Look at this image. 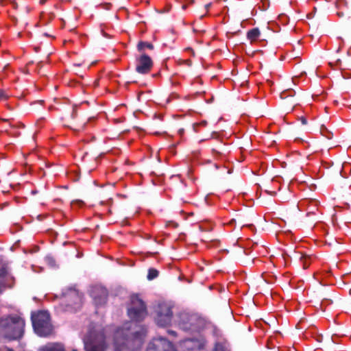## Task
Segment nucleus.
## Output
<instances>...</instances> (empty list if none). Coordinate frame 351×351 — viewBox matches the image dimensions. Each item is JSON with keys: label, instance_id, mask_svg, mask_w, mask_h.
<instances>
[{"label": "nucleus", "instance_id": "obj_1", "mask_svg": "<svg viewBox=\"0 0 351 351\" xmlns=\"http://www.w3.org/2000/svg\"><path fill=\"white\" fill-rule=\"evenodd\" d=\"M147 330L140 326L138 330L132 331L130 328H119L113 335L114 351H138L144 342Z\"/></svg>", "mask_w": 351, "mask_h": 351}, {"label": "nucleus", "instance_id": "obj_12", "mask_svg": "<svg viewBox=\"0 0 351 351\" xmlns=\"http://www.w3.org/2000/svg\"><path fill=\"white\" fill-rule=\"evenodd\" d=\"M91 295L96 306H102L107 302L108 292L104 287H95L92 291Z\"/></svg>", "mask_w": 351, "mask_h": 351}, {"label": "nucleus", "instance_id": "obj_6", "mask_svg": "<svg viewBox=\"0 0 351 351\" xmlns=\"http://www.w3.org/2000/svg\"><path fill=\"white\" fill-rule=\"evenodd\" d=\"M154 319L158 326L165 327L169 326L172 320L173 311L171 306L165 303H158L154 307Z\"/></svg>", "mask_w": 351, "mask_h": 351}, {"label": "nucleus", "instance_id": "obj_16", "mask_svg": "<svg viewBox=\"0 0 351 351\" xmlns=\"http://www.w3.org/2000/svg\"><path fill=\"white\" fill-rule=\"evenodd\" d=\"M40 351H66L61 343H49L43 346Z\"/></svg>", "mask_w": 351, "mask_h": 351}, {"label": "nucleus", "instance_id": "obj_27", "mask_svg": "<svg viewBox=\"0 0 351 351\" xmlns=\"http://www.w3.org/2000/svg\"><path fill=\"white\" fill-rule=\"evenodd\" d=\"M288 92L287 90L283 91L280 93V98L282 99H285L288 97Z\"/></svg>", "mask_w": 351, "mask_h": 351}, {"label": "nucleus", "instance_id": "obj_26", "mask_svg": "<svg viewBox=\"0 0 351 351\" xmlns=\"http://www.w3.org/2000/svg\"><path fill=\"white\" fill-rule=\"evenodd\" d=\"M182 63L186 64L188 66H191L192 65V61L189 59L182 60Z\"/></svg>", "mask_w": 351, "mask_h": 351}, {"label": "nucleus", "instance_id": "obj_35", "mask_svg": "<svg viewBox=\"0 0 351 351\" xmlns=\"http://www.w3.org/2000/svg\"><path fill=\"white\" fill-rule=\"evenodd\" d=\"M19 127H21V128H25V125L21 123H20L19 125Z\"/></svg>", "mask_w": 351, "mask_h": 351}, {"label": "nucleus", "instance_id": "obj_14", "mask_svg": "<svg viewBox=\"0 0 351 351\" xmlns=\"http://www.w3.org/2000/svg\"><path fill=\"white\" fill-rule=\"evenodd\" d=\"M184 351H200L204 349V346L197 339H188L183 341L182 345Z\"/></svg>", "mask_w": 351, "mask_h": 351}, {"label": "nucleus", "instance_id": "obj_24", "mask_svg": "<svg viewBox=\"0 0 351 351\" xmlns=\"http://www.w3.org/2000/svg\"><path fill=\"white\" fill-rule=\"evenodd\" d=\"M207 125V121H201L199 123H194L193 125V130L195 132H197V127L199 126V125H201V126H206Z\"/></svg>", "mask_w": 351, "mask_h": 351}, {"label": "nucleus", "instance_id": "obj_38", "mask_svg": "<svg viewBox=\"0 0 351 351\" xmlns=\"http://www.w3.org/2000/svg\"><path fill=\"white\" fill-rule=\"evenodd\" d=\"M38 66L39 68H41V66H42V62H40L38 63Z\"/></svg>", "mask_w": 351, "mask_h": 351}, {"label": "nucleus", "instance_id": "obj_2", "mask_svg": "<svg viewBox=\"0 0 351 351\" xmlns=\"http://www.w3.org/2000/svg\"><path fill=\"white\" fill-rule=\"evenodd\" d=\"M24 328L25 320L16 315L0 318V337L9 341L22 338Z\"/></svg>", "mask_w": 351, "mask_h": 351}, {"label": "nucleus", "instance_id": "obj_32", "mask_svg": "<svg viewBox=\"0 0 351 351\" xmlns=\"http://www.w3.org/2000/svg\"><path fill=\"white\" fill-rule=\"evenodd\" d=\"M0 121H10V119H6L0 118Z\"/></svg>", "mask_w": 351, "mask_h": 351}, {"label": "nucleus", "instance_id": "obj_4", "mask_svg": "<svg viewBox=\"0 0 351 351\" xmlns=\"http://www.w3.org/2000/svg\"><path fill=\"white\" fill-rule=\"evenodd\" d=\"M177 323L182 330L193 332L200 330L203 320L195 314L181 312L178 315Z\"/></svg>", "mask_w": 351, "mask_h": 351}, {"label": "nucleus", "instance_id": "obj_31", "mask_svg": "<svg viewBox=\"0 0 351 351\" xmlns=\"http://www.w3.org/2000/svg\"><path fill=\"white\" fill-rule=\"evenodd\" d=\"M184 129H180V130H178V133H179L180 135H182V134H184Z\"/></svg>", "mask_w": 351, "mask_h": 351}, {"label": "nucleus", "instance_id": "obj_29", "mask_svg": "<svg viewBox=\"0 0 351 351\" xmlns=\"http://www.w3.org/2000/svg\"><path fill=\"white\" fill-rule=\"evenodd\" d=\"M300 121L302 125H306L307 124V120L304 117H300Z\"/></svg>", "mask_w": 351, "mask_h": 351}, {"label": "nucleus", "instance_id": "obj_20", "mask_svg": "<svg viewBox=\"0 0 351 351\" xmlns=\"http://www.w3.org/2000/svg\"><path fill=\"white\" fill-rule=\"evenodd\" d=\"M299 258L302 263L303 269H307L311 264L309 261L310 257L307 255L301 254Z\"/></svg>", "mask_w": 351, "mask_h": 351}, {"label": "nucleus", "instance_id": "obj_34", "mask_svg": "<svg viewBox=\"0 0 351 351\" xmlns=\"http://www.w3.org/2000/svg\"><path fill=\"white\" fill-rule=\"evenodd\" d=\"M31 193L32 194L35 195L38 193V191L36 190H32Z\"/></svg>", "mask_w": 351, "mask_h": 351}, {"label": "nucleus", "instance_id": "obj_25", "mask_svg": "<svg viewBox=\"0 0 351 351\" xmlns=\"http://www.w3.org/2000/svg\"><path fill=\"white\" fill-rule=\"evenodd\" d=\"M7 98H8V95H7L5 91L3 89H0V99H6Z\"/></svg>", "mask_w": 351, "mask_h": 351}, {"label": "nucleus", "instance_id": "obj_28", "mask_svg": "<svg viewBox=\"0 0 351 351\" xmlns=\"http://www.w3.org/2000/svg\"><path fill=\"white\" fill-rule=\"evenodd\" d=\"M167 332H168V334H169L170 335H171L173 337H176L177 336V332L176 331H174V330H168Z\"/></svg>", "mask_w": 351, "mask_h": 351}, {"label": "nucleus", "instance_id": "obj_21", "mask_svg": "<svg viewBox=\"0 0 351 351\" xmlns=\"http://www.w3.org/2000/svg\"><path fill=\"white\" fill-rule=\"evenodd\" d=\"M158 271L154 268H150L148 270L147 278L149 280H152L158 276Z\"/></svg>", "mask_w": 351, "mask_h": 351}, {"label": "nucleus", "instance_id": "obj_40", "mask_svg": "<svg viewBox=\"0 0 351 351\" xmlns=\"http://www.w3.org/2000/svg\"><path fill=\"white\" fill-rule=\"evenodd\" d=\"M210 4L209 3V4H207V5H206V7L208 8H209V7H210Z\"/></svg>", "mask_w": 351, "mask_h": 351}, {"label": "nucleus", "instance_id": "obj_17", "mask_svg": "<svg viewBox=\"0 0 351 351\" xmlns=\"http://www.w3.org/2000/svg\"><path fill=\"white\" fill-rule=\"evenodd\" d=\"M8 271L5 267L0 269V293H2L7 287L12 288V285L7 286L5 282V278L7 277Z\"/></svg>", "mask_w": 351, "mask_h": 351}, {"label": "nucleus", "instance_id": "obj_11", "mask_svg": "<svg viewBox=\"0 0 351 351\" xmlns=\"http://www.w3.org/2000/svg\"><path fill=\"white\" fill-rule=\"evenodd\" d=\"M328 64L332 68L349 69L351 68V57L349 55H346L342 58L334 56Z\"/></svg>", "mask_w": 351, "mask_h": 351}, {"label": "nucleus", "instance_id": "obj_7", "mask_svg": "<svg viewBox=\"0 0 351 351\" xmlns=\"http://www.w3.org/2000/svg\"><path fill=\"white\" fill-rule=\"evenodd\" d=\"M55 104L49 106V110H56L62 113V119H74L77 117V107L69 104L66 99H54Z\"/></svg>", "mask_w": 351, "mask_h": 351}, {"label": "nucleus", "instance_id": "obj_36", "mask_svg": "<svg viewBox=\"0 0 351 351\" xmlns=\"http://www.w3.org/2000/svg\"><path fill=\"white\" fill-rule=\"evenodd\" d=\"M330 135L331 134L330 132H328V135H326V138L330 139Z\"/></svg>", "mask_w": 351, "mask_h": 351}, {"label": "nucleus", "instance_id": "obj_10", "mask_svg": "<svg viewBox=\"0 0 351 351\" xmlns=\"http://www.w3.org/2000/svg\"><path fill=\"white\" fill-rule=\"evenodd\" d=\"M152 58L145 53H142L136 59V71L140 74H147L153 67Z\"/></svg>", "mask_w": 351, "mask_h": 351}, {"label": "nucleus", "instance_id": "obj_39", "mask_svg": "<svg viewBox=\"0 0 351 351\" xmlns=\"http://www.w3.org/2000/svg\"><path fill=\"white\" fill-rule=\"evenodd\" d=\"M10 126L11 128H15V127H16L15 125H12V124H10Z\"/></svg>", "mask_w": 351, "mask_h": 351}, {"label": "nucleus", "instance_id": "obj_30", "mask_svg": "<svg viewBox=\"0 0 351 351\" xmlns=\"http://www.w3.org/2000/svg\"><path fill=\"white\" fill-rule=\"evenodd\" d=\"M0 351H14L13 349L10 348L8 347H4L2 348H0Z\"/></svg>", "mask_w": 351, "mask_h": 351}, {"label": "nucleus", "instance_id": "obj_13", "mask_svg": "<svg viewBox=\"0 0 351 351\" xmlns=\"http://www.w3.org/2000/svg\"><path fill=\"white\" fill-rule=\"evenodd\" d=\"M65 302H68V306H74L81 303L82 295L75 289L69 288L66 292L63 293Z\"/></svg>", "mask_w": 351, "mask_h": 351}, {"label": "nucleus", "instance_id": "obj_3", "mask_svg": "<svg viewBox=\"0 0 351 351\" xmlns=\"http://www.w3.org/2000/svg\"><path fill=\"white\" fill-rule=\"evenodd\" d=\"M32 326L40 337H48L53 332L50 315L47 311H40L32 315Z\"/></svg>", "mask_w": 351, "mask_h": 351}, {"label": "nucleus", "instance_id": "obj_33", "mask_svg": "<svg viewBox=\"0 0 351 351\" xmlns=\"http://www.w3.org/2000/svg\"><path fill=\"white\" fill-rule=\"evenodd\" d=\"M213 151L214 152H216V153L219 154H221V152L217 151V150H216L215 149H213Z\"/></svg>", "mask_w": 351, "mask_h": 351}, {"label": "nucleus", "instance_id": "obj_9", "mask_svg": "<svg viewBox=\"0 0 351 351\" xmlns=\"http://www.w3.org/2000/svg\"><path fill=\"white\" fill-rule=\"evenodd\" d=\"M146 351H176L171 342L164 337L154 339Z\"/></svg>", "mask_w": 351, "mask_h": 351}, {"label": "nucleus", "instance_id": "obj_37", "mask_svg": "<svg viewBox=\"0 0 351 351\" xmlns=\"http://www.w3.org/2000/svg\"><path fill=\"white\" fill-rule=\"evenodd\" d=\"M314 213H315L314 211H309V212L307 213V215H309L311 214H314Z\"/></svg>", "mask_w": 351, "mask_h": 351}, {"label": "nucleus", "instance_id": "obj_22", "mask_svg": "<svg viewBox=\"0 0 351 351\" xmlns=\"http://www.w3.org/2000/svg\"><path fill=\"white\" fill-rule=\"evenodd\" d=\"M213 351H229L225 345L220 342H217L215 344Z\"/></svg>", "mask_w": 351, "mask_h": 351}, {"label": "nucleus", "instance_id": "obj_8", "mask_svg": "<svg viewBox=\"0 0 351 351\" xmlns=\"http://www.w3.org/2000/svg\"><path fill=\"white\" fill-rule=\"evenodd\" d=\"M85 351H106L108 345L104 335L89 336L84 339Z\"/></svg>", "mask_w": 351, "mask_h": 351}, {"label": "nucleus", "instance_id": "obj_23", "mask_svg": "<svg viewBox=\"0 0 351 351\" xmlns=\"http://www.w3.org/2000/svg\"><path fill=\"white\" fill-rule=\"evenodd\" d=\"M84 204V202L80 199L73 200L71 202V206L74 207L75 206H82Z\"/></svg>", "mask_w": 351, "mask_h": 351}, {"label": "nucleus", "instance_id": "obj_5", "mask_svg": "<svg viewBox=\"0 0 351 351\" xmlns=\"http://www.w3.org/2000/svg\"><path fill=\"white\" fill-rule=\"evenodd\" d=\"M127 312L129 317L136 322L143 321L147 315L146 304L137 295L131 297Z\"/></svg>", "mask_w": 351, "mask_h": 351}, {"label": "nucleus", "instance_id": "obj_18", "mask_svg": "<svg viewBox=\"0 0 351 351\" xmlns=\"http://www.w3.org/2000/svg\"><path fill=\"white\" fill-rule=\"evenodd\" d=\"M260 30L258 27H254L253 29H250L247 32V38L251 42H254L258 39L260 36Z\"/></svg>", "mask_w": 351, "mask_h": 351}, {"label": "nucleus", "instance_id": "obj_41", "mask_svg": "<svg viewBox=\"0 0 351 351\" xmlns=\"http://www.w3.org/2000/svg\"><path fill=\"white\" fill-rule=\"evenodd\" d=\"M162 115H159L158 119H160L161 120V119H162Z\"/></svg>", "mask_w": 351, "mask_h": 351}, {"label": "nucleus", "instance_id": "obj_19", "mask_svg": "<svg viewBox=\"0 0 351 351\" xmlns=\"http://www.w3.org/2000/svg\"><path fill=\"white\" fill-rule=\"evenodd\" d=\"M154 47L152 43L144 41H140L137 45V49L139 51H142L145 48L152 50Z\"/></svg>", "mask_w": 351, "mask_h": 351}, {"label": "nucleus", "instance_id": "obj_42", "mask_svg": "<svg viewBox=\"0 0 351 351\" xmlns=\"http://www.w3.org/2000/svg\"><path fill=\"white\" fill-rule=\"evenodd\" d=\"M72 351H77L76 349H73Z\"/></svg>", "mask_w": 351, "mask_h": 351}, {"label": "nucleus", "instance_id": "obj_15", "mask_svg": "<svg viewBox=\"0 0 351 351\" xmlns=\"http://www.w3.org/2000/svg\"><path fill=\"white\" fill-rule=\"evenodd\" d=\"M335 5L337 10V15L343 17L351 14V8L348 6L346 0H336Z\"/></svg>", "mask_w": 351, "mask_h": 351}]
</instances>
